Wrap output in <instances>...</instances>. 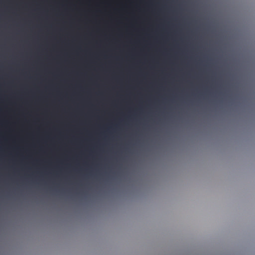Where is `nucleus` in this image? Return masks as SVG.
I'll use <instances>...</instances> for the list:
<instances>
[{
	"instance_id": "1",
	"label": "nucleus",
	"mask_w": 255,
	"mask_h": 255,
	"mask_svg": "<svg viewBox=\"0 0 255 255\" xmlns=\"http://www.w3.org/2000/svg\"><path fill=\"white\" fill-rule=\"evenodd\" d=\"M175 3V0H172V4L173 6V8L174 9V4ZM54 16H149L148 15H100L99 14V11L97 9V15H55ZM171 16H176L175 14H174V10L173 11V14Z\"/></svg>"
},
{
	"instance_id": "2",
	"label": "nucleus",
	"mask_w": 255,
	"mask_h": 255,
	"mask_svg": "<svg viewBox=\"0 0 255 255\" xmlns=\"http://www.w3.org/2000/svg\"><path fill=\"white\" fill-rule=\"evenodd\" d=\"M97 18V22L98 21L99 18H105V17H96ZM110 18H115L116 17H110ZM118 18H128V17H118ZM130 18H141V17H130ZM143 17H142V18ZM171 18L173 22V31H172V40L173 41H175V29H174V22L175 18L176 17H168Z\"/></svg>"
},
{
	"instance_id": "3",
	"label": "nucleus",
	"mask_w": 255,
	"mask_h": 255,
	"mask_svg": "<svg viewBox=\"0 0 255 255\" xmlns=\"http://www.w3.org/2000/svg\"><path fill=\"white\" fill-rule=\"evenodd\" d=\"M162 0H152L149 1V4L153 5H159L161 4Z\"/></svg>"
}]
</instances>
